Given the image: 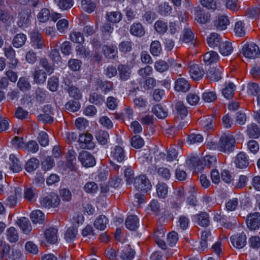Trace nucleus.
<instances>
[{
    "instance_id": "7",
    "label": "nucleus",
    "mask_w": 260,
    "mask_h": 260,
    "mask_svg": "<svg viewBox=\"0 0 260 260\" xmlns=\"http://www.w3.org/2000/svg\"><path fill=\"white\" fill-rule=\"evenodd\" d=\"M248 228L252 230H255L260 227V213L254 212L248 214L246 218Z\"/></svg>"
},
{
    "instance_id": "56",
    "label": "nucleus",
    "mask_w": 260,
    "mask_h": 260,
    "mask_svg": "<svg viewBox=\"0 0 260 260\" xmlns=\"http://www.w3.org/2000/svg\"><path fill=\"white\" fill-rule=\"evenodd\" d=\"M150 51L153 56H158L161 51L159 42L158 41H152L150 45Z\"/></svg>"
},
{
    "instance_id": "12",
    "label": "nucleus",
    "mask_w": 260,
    "mask_h": 260,
    "mask_svg": "<svg viewBox=\"0 0 260 260\" xmlns=\"http://www.w3.org/2000/svg\"><path fill=\"white\" fill-rule=\"evenodd\" d=\"M135 254V251L129 245H126L118 252V256L122 260H132Z\"/></svg>"
},
{
    "instance_id": "8",
    "label": "nucleus",
    "mask_w": 260,
    "mask_h": 260,
    "mask_svg": "<svg viewBox=\"0 0 260 260\" xmlns=\"http://www.w3.org/2000/svg\"><path fill=\"white\" fill-rule=\"evenodd\" d=\"M31 17V10L27 9L23 10L19 12L18 25L21 27H24L30 24Z\"/></svg>"
},
{
    "instance_id": "58",
    "label": "nucleus",
    "mask_w": 260,
    "mask_h": 260,
    "mask_svg": "<svg viewBox=\"0 0 260 260\" xmlns=\"http://www.w3.org/2000/svg\"><path fill=\"white\" fill-rule=\"evenodd\" d=\"M144 144L143 139L138 135L133 136L131 139V145L132 146L136 148H141Z\"/></svg>"
},
{
    "instance_id": "3",
    "label": "nucleus",
    "mask_w": 260,
    "mask_h": 260,
    "mask_svg": "<svg viewBox=\"0 0 260 260\" xmlns=\"http://www.w3.org/2000/svg\"><path fill=\"white\" fill-rule=\"evenodd\" d=\"M134 185L138 190L147 192L152 187L150 180L145 175H140L134 179Z\"/></svg>"
},
{
    "instance_id": "17",
    "label": "nucleus",
    "mask_w": 260,
    "mask_h": 260,
    "mask_svg": "<svg viewBox=\"0 0 260 260\" xmlns=\"http://www.w3.org/2000/svg\"><path fill=\"white\" fill-rule=\"evenodd\" d=\"M117 70L119 79L121 81H126L128 80L131 75V70L127 65L119 64L118 66Z\"/></svg>"
},
{
    "instance_id": "50",
    "label": "nucleus",
    "mask_w": 260,
    "mask_h": 260,
    "mask_svg": "<svg viewBox=\"0 0 260 260\" xmlns=\"http://www.w3.org/2000/svg\"><path fill=\"white\" fill-rule=\"evenodd\" d=\"M157 173L163 180L167 181L170 179L171 173L170 170L166 167H161L157 169Z\"/></svg>"
},
{
    "instance_id": "10",
    "label": "nucleus",
    "mask_w": 260,
    "mask_h": 260,
    "mask_svg": "<svg viewBox=\"0 0 260 260\" xmlns=\"http://www.w3.org/2000/svg\"><path fill=\"white\" fill-rule=\"evenodd\" d=\"M231 241L234 247L241 249L246 245L247 237L244 233H242L236 235L232 236L231 237Z\"/></svg>"
},
{
    "instance_id": "27",
    "label": "nucleus",
    "mask_w": 260,
    "mask_h": 260,
    "mask_svg": "<svg viewBox=\"0 0 260 260\" xmlns=\"http://www.w3.org/2000/svg\"><path fill=\"white\" fill-rule=\"evenodd\" d=\"M111 156L114 160H116L118 162H121L124 158V152L123 149L116 146L112 151Z\"/></svg>"
},
{
    "instance_id": "2",
    "label": "nucleus",
    "mask_w": 260,
    "mask_h": 260,
    "mask_svg": "<svg viewBox=\"0 0 260 260\" xmlns=\"http://www.w3.org/2000/svg\"><path fill=\"white\" fill-rule=\"evenodd\" d=\"M59 197L55 193H50L40 199V205L45 208H55L60 204Z\"/></svg>"
},
{
    "instance_id": "38",
    "label": "nucleus",
    "mask_w": 260,
    "mask_h": 260,
    "mask_svg": "<svg viewBox=\"0 0 260 260\" xmlns=\"http://www.w3.org/2000/svg\"><path fill=\"white\" fill-rule=\"evenodd\" d=\"M175 109L177 114L181 118H183L188 113L187 107L182 102H177L175 104Z\"/></svg>"
},
{
    "instance_id": "52",
    "label": "nucleus",
    "mask_w": 260,
    "mask_h": 260,
    "mask_svg": "<svg viewBox=\"0 0 260 260\" xmlns=\"http://www.w3.org/2000/svg\"><path fill=\"white\" fill-rule=\"evenodd\" d=\"M194 39V34L190 29L188 28H184L182 32V37L181 40L184 43H188L192 41Z\"/></svg>"
},
{
    "instance_id": "6",
    "label": "nucleus",
    "mask_w": 260,
    "mask_h": 260,
    "mask_svg": "<svg viewBox=\"0 0 260 260\" xmlns=\"http://www.w3.org/2000/svg\"><path fill=\"white\" fill-rule=\"evenodd\" d=\"M78 159L83 166L88 168L95 165V159L94 156L87 151H82L79 155Z\"/></svg>"
},
{
    "instance_id": "13",
    "label": "nucleus",
    "mask_w": 260,
    "mask_h": 260,
    "mask_svg": "<svg viewBox=\"0 0 260 260\" xmlns=\"http://www.w3.org/2000/svg\"><path fill=\"white\" fill-rule=\"evenodd\" d=\"M189 73L192 79L199 80L203 77L205 72L202 67L198 64H193L190 67Z\"/></svg>"
},
{
    "instance_id": "51",
    "label": "nucleus",
    "mask_w": 260,
    "mask_h": 260,
    "mask_svg": "<svg viewBox=\"0 0 260 260\" xmlns=\"http://www.w3.org/2000/svg\"><path fill=\"white\" fill-rule=\"evenodd\" d=\"M198 223L202 226H207L209 224L208 214L206 212H202L197 215Z\"/></svg>"
},
{
    "instance_id": "59",
    "label": "nucleus",
    "mask_w": 260,
    "mask_h": 260,
    "mask_svg": "<svg viewBox=\"0 0 260 260\" xmlns=\"http://www.w3.org/2000/svg\"><path fill=\"white\" fill-rule=\"evenodd\" d=\"M69 26V22L66 19L59 20L56 23V27L58 31L61 33L64 34Z\"/></svg>"
},
{
    "instance_id": "31",
    "label": "nucleus",
    "mask_w": 260,
    "mask_h": 260,
    "mask_svg": "<svg viewBox=\"0 0 260 260\" xmlns=\"http://www.w3.org/2000/svg\"><path fill=\"white\" fill-rule=\"evenodd\" d=\"M235 88V85L233 83L230 82L225 85L222 90V93L226 99H231L234 96Z\"/></svg>"
},
{
    "instance_id": "53",
    "label": "nucleus",
    "mask_w": 260,
    "mask_h": 260,
    "mask_svg": "<svg viewBox=\"0 0 260 260\" xmlns=\"http://www.w3.org/2000/svg\"><path fill=\"white\" fill-rule=\"evenodd\" d=\"M70 40L76 43H82L84 41V38L82 33L79 31H73L70 35Z\"/></svg>"
},
{
    "instance_id": "49",
    "label": "nucleus",
    "mask_w": 260,
    "mask_h": 260,
    "mask_svg": "<svg viewBox=\"0 0 260 260\" xmlns=\"http://www.w3.org/2000/svg\"><path fill=\"white\" fill-rule=\"evenodd\" d=\"M57 6L63 10L70 9L73 6V0H54Z\"/></svg>"
},
{
    "instance_id": "37",
    "label": "nucleus",
    "mask_w": 260,
    "mask_h": 260,
    "mask_svg": "<svg viewBox=\"0 0 260 260\" xmlns=\"http://www.w3.org/2000/svg\"><path fill=\"white\" fill-rule=\"evenodd\" d=\"M156 191L157 196L160 198L167 197L168 192V185L164 182H158L156 185Z\"/></svg>"
},
{
    "instance_id": "25",
    "label": "nucleus",
    "mask_w": 260,
    "mask_h": 260,
    "mask_svg": "<svg viewBox=\"0 0 260 260\" xmlns=\"http://www.w3.org/2000/svg\"><path fill=\"white\" fill-rule=\"evenodd\" d=\"M10 160L11 162L10 164V169L14 173H19L22 169V164L20 160L16 157L14 154L10 155Z\"/></svg>"
},
{
    "instance_id": "9",
    "label": "nucleus",
    "mask_w": 260,
    "mask_h": 260,
    "mask_svg": "<svg viewBox=\"0 0 260 260\" xmlns=\"http://www.w3.org/2000/svg\"><path fill=\"white\" fill-rule=\"evenodd\" d=\"M47 74L44 70L41 69L39 67H36L32 74L34 82L37 84H44L47 80Z\"/></svg>"
},
{
    "instance_id": "18",
    "label": "nucleus",
    "mask_w": 260,
    "mask_h": 260,
    "mask_svg": "<svg viewBox=\"0 0 260 260\" xmlns=\"http://www.w3.org/2000/svg\"><path fill=\"white\" fill-rule=\"evenodd\" d=\"M130 33L134 36L142 37L145 34V30L142 24L140 22L134 23L131 25Z\"/></svg>"
},
{
    "instance_id": "22",
    "label": "nucleus",
    "mask_w": 260,
    "mask_h": 260,
    "mask_svg": "<svg viewBox=\"0 0 260 260\" xmlns=\"http://www.w3.org/2000/svg\"><path fill=\"white\" fill-rule=\"evenodd\" d=\"M218 49L219 52L223 56L229 55L232 53L233 50L232 43L228 41H222Z\"/></svg>"
},
{
    "instance_id": "4",
    "label": "nucleus",
    "mask_w": 260,
    "mask_h": 260,
    "mask_svg": "<svg viewBox=\"0 0 260 260\" xmlns=\"http://www.w3.org/2000/svg\"><path fill=\"white\" fill-rule=\"evenodd\" d=\"M241 53L247 58L254 59L258 56L260 50L256 44L248 43L243 46Z\"/></svg>"
},
{
    "instance_id": "24",
    "label": "nucleus",
    "mask_w": 260,
    "mask_h": 260,
    "mask_svg": "<svg viewBox=\"0 0 260 260\" xmlns=\"http://www.w3.org/2000/svg\"><path fill=\"white\" fill-rule=\"evenodd\" d=\"M190 88L188 82L184 78H179L175 81V89L176 91L186 92Z\"/></svg>"
},
{
    "instance_id": "1",
    "label": "nucleus",
    "mask_w": 260,
    "mask_h": 260,
    "mask_svg": "<svg viewBox=\"0 0 260 260\" xmlns=\"http://www.w3.org/2000/svg\"><path fill=\"white\" fill-rule=\"evenodd\" d=\"M235 140L232 136H222L219 143L218 149L221 152L229 153L235 148Z\"/></svg>"
},
{
    "instance_id": "57",
    "label": "nucleus",
    "mask_w": 260,
    "mask_h": 260,
    "mask_svg": "<svg viewBox=\"0 0 260 260\" xmlns=\"http://www.w3.org/2000/svg\"><path fill=\"white\" fill-rule=\"evenodd\" d=\"M17 86L22 91H25L30 89L31 86L27 79L21 77L19 79L17 83Z\"/></svg>"
},
{
    "instance_id": "33",
    "label": "nucleus",
    "mask_w": 260,
    "mask_h": 260,
    "mask_svg": "<svg viewBox=\"0 0 260 260\" xmlns=\"http://www.w3.org/2000/svg\"><path fill=\"white\" fill-rule=\"evenodd\" d=\"M219 59V55L217 52L211 51L207 52L203 56L205 62L208 64L217 62Z\"/></svg>"
},
{
    "instance_id": "41",
    "label": "nucleus",
    "mask_w": 260,
    "mask_h": 260,
    "mask_svg": "<svg viewBox=\"0 0 260 260\" xmlns=\"http://www.w3.org/2000/svg\"><path fill=\"white\" fill-rule=\"evenodd\" d=\"M77 234V229L76 227L71 226L67 230L64 234V238L67 242H71L75 239Z\"/></svg>"
},
{
    "instance_id": "35",
    "label": "nucleus",
    "mask_w": 260,
    "mask_h": 260,
    "mask_svg": "<svg viewBox=\"0 0 260 260\" xmlns=\"http://www.w3.org/2000/svg\"><path fill=\"white\" fill-rule=\"evenodd\" d=\"M103 51L105 56L109 59H114L117 53L116 47L114 46L105 45L103 47Z\"/></svg>"
},
{
    "instance_id": "60",
    "label": "nucleus",
    "mask_w": 260,
    "mask_h": 260,
    "mask_svg": "<svg viewBox=\"0 0 260 260\" xmlns=\"http://www.w3.org/2000/svg\"><path fill=\"white\" fill-rule=\"evenodd\" d=\"M84 189L87 193H94L98 191V186L94 182H88L85 184Z\"/></svg>"
},
{
    "instance_id": "16",
    "label": "nucleus",
    "mask_w": 260,
    "mask_h": 260,
    "mask_svg": "<svg viewBox=\"0 0 260 260\" xmlns=\"http://www.w3.org/2000/svg\"><path fill=\"white\" fill-rule=\"evenodd\" d=\"M230 24L228 17L225 15H219L214 21V25L217 29L225 30Z\"/></svg>"
},
{
    "instance_id": "55",
    "label": "nucleus",
    "mask_w": 260,
    "mask_h": 260,
    "mask_svg": "<svg viewBox=\"0 0 260 260\" xmlns=\"http://www.w3.org/2000/svg\"><path fill=\"white\" fill-rule=\"evenodd\" d=\"M169 68V64L162 60H159L156 61L154 64L155 69L160 73H163L167 71Z\"/></svg>"
},
{
    "instance_id": "47",
    "label": "nucleus",
    "mask_w": 260,
    "mask_h": 260,
    "mask_svg": "<svg viewBox=\"0 0 260 260\" xmlns=\"http://www.w3.org/2000/svg\"><path fill=\"white\" fill-rule=\"evenodd\" d=\"M211 237V233L209 231H204L202 233L200 245L201 249L204 250L207 247L208 241L210 240Z\"/></svg>"
},
{
    "instance_id": "30",
    "label": "nucleus",
    "mask_w": 260,
    "mask_h": 260,
    "mask_svg": "<svg viewBox=\"0 0 260 260\" xmlns=\"http://www.w3.org/2000/svg\"><path fill=\"white\" fill-rule=\"evenodd\" d=\"M30 218L34 223H42L45 220V216L41 210H36L30 214Z\"/></svg>"
},
{
    "instance_id": "39",
    "label": "nucleus",
    "mask_w": 260,
    "mask_h": 260,
    "mask_svg": "<svg viewBox=\"0 0 260 260\" xmlns=\"http://www.w3.org/2000/svg\"><path fill=\"white\" fill-rule=\"evenodd\" d=\"M81 8L85 12L90 13L95 9L96 5L91 0H82Z\"/></svg>"
},
{
    "instance_id": "15",
    "label": "nucleus",
    "mask_w": 260,
    "mask_h": 260,
    "mask_svg": "<svg viewBox=\"0 0 260 260\" xmlns=\"http://www.w3.org/2000/svg\"><path fill=\"white\" fill-rule=\"evenodd\" d=\"M221 36L217 33H212L207 39L208 46L212 48H218L222 41Z\"/></svg>"
},
{
    "instance_id": "54",
    "label": "nucleus",
    "mask_w": 260,
    "mask_h": 260,
    "mask_svg": "<svg viewBox=\"0 0 260 260\" xmlns=\"http://www.w3.org/2000/svg\"><path fill=\"white\" fill-rule=\"evenodd\" d=\"M37 194V190L31 187L26 188L24 191V198L28 201L35 200Z\"/></svg>"
},
{
    "instance_id": "5",
    "label": "nucleus",
    "mask_w": 260,
    "mask_h": 260,
    "mask_svg": "<svg viewBox=\"0 0 260 260\" xmlns=\"http://www.w3.org/2000/svg\"><path fill=\"white\" fill-rule=\"evenodd\" d=\"M210 18L211 15L209 12H206L200 7L195 8L194 19L197 22L202 24H205L210 21Z\"/></svg>"
},
{
    "instance_id": "29",
    "label": "nucleus",
    "mask_w": 260,
    "mask_h": 260,
    "mask_svg": "<svg viewBox=\"0 0 260 260\" xmlns=\"http://www.w3.org/2000/svg\"><path fill=\"white\" fill-rule=\"evenodd\" d=\"M108 219L106 216L101 215L99 216L94 222V227L100 230H104L107 226Z\"/></svg>"
},
{
    "instance_id": "48",
    "label": "nucleus",
    "mask_w": 260,
    "mask_h": 260,
    "mask_svg": "<svg viewBox=\"0 0 260 260\" xmlns=\"http://www.w3.org/2000/svg\"><path fill=\"white\" fill-rule=\"evenodd\" d=\"M106 17L112 23H118L121 20L122 15L119 12H112L107 13Z\"/></svg>"
},
{
    "instance_id": "32",
    "label": "nucleus",
    "mask_w": 260,
    "mask_h": 260,
    "mask_svg": "<svg viewBox=\"0 0 260 260\" xmlns=\"http://www.w3.org/2000/svg\"><path fill=\"white\" fill-rule=\"evenodd\" d=\"M109 135L108 132L101 129L98 130L95 134V138L101 145H105L107 144Z\"/></svg>"
},
{
    "instance_id": "36",
    "label": "nucleus",
    "mask_w": 260,
    "mask_h": 260,
    "mask_svg": "<svg viewBox=\"0 0 260 260\" xmlns=\"http://www.w3.org/2000/svg\"><path fill=\"white\" fill-rule=\"evenodd\" d=\"M21 197V192L19 189H15V193L13 195H11L6 199V205L10 207H15L17 203L18 197Z\"/></svg>"
},
{
    "instance_id": "61",
    "label": "nucleus",
    "mask_w": 260,
    "mask_h": 260,
    "mask_svg": "<svg viewBox=\"0 0 260 260\" xmlns=\"http://www.w3.org/2000/svg\"><path fill=\"white\" fill-rule=\"evenodd\" d=\"M201 4L209 10L214 11L217 9V3L215 0H200Z\"/></svg>"
},
{
    "instance_id": "11",
    "label": "nucleus",
    "mask_w": 260,
    "mask_h": 260,
    "mask_svg": "<svg viewBox=\"0 0 260 260\" xmlns=\"http://www.w3.org/2000/svg\"><path fill=\"white\" fill-rule=\"evenodd\" d=\"M5 56L9 60V66L10 68H15L18 63L15 57V51L12 46H9L4 48Z\"/></svg>"
},
{
    "instance_id": "40",
    "label": "nucleus",
    "mask_w": 260,
    "mask_h": 260,
    "mask_svg": "<svg viewBox=\"0 0 260 260\" xmlns=\"http://www.w3.org/2000/svg\"><path fill=\"white\" fill-rule=\"evenodd\" d=\"M39 166V161L38 159L32 157L30 158L25 165V169L28 172H31L36 170Z\"/></svg>"
},
{
    "instance_id": "20",
    "label": "nucleus",
    "mask_w": 260,
    "mask_h": 260,
    "mask_svg": "<svg viewBox=\"0 0 260 260\" xmlns=\"http://www.w3.org/2000/svg\"><path fill=\"white\" fill-rule=\"evenodd\" d=\"M125 224L127 229L135 231L139 226V219L136 215L129 216L125 220Z\"/></svg>"
},
{
    "instance_id": "23",
    "label": "nucleus",
    "mask_w": 260,
    "mask_h": 260,
    "mask_svg": "<svg viewBox=\"0 0 260 260\" xmlns=\"http://www.w3.org/2000/svg\"><path fill=\"white\" fill-rule=\"evenodd\" d=\"M206 78L212 81H218L221 78L220 71L215 68H210L207 72Z\"/></svg>"
},
{
    "instance_id": "64",
    "label": "nucleus",
    "mask_w": 260,
    "mask_h": 260,
    "mask_svg": "<svg viewBox=\"0 0 260 260\" xmlns=\"http://www.w3.org/2000/svg\"><path fill=\"white\" fill-rule=\"evenodd\" d=\"M50 17L49 10L48 9L44 8L39 13L38 19L41 22H46Z\"/></svg>"
},
{
    "instance_id": "14",
    "label": "nucleus",
    "mask_w": 260,
    "mask_h": 260,
    "mask_svg": "<svg viewBox=\"0 0 260 260\" xmlns=\"http://www.w3.org/2000/svg\"><path fill=\"white\" fill-rule=\"evenodd\" d=\"M30 44L34 48L37 49H42L44 47L42 37L38 32L31 34Z\"/></svg>"
},
{
    "instance_id": "34",
    "label": "nucleus",
    "mask_w": 260,
    "mask_h": 260,
    "mask_svg": "<svg viewBox=\"0 0 260 260\" xmlns=\"http://www.w3.org/2000/svg\"><path fill=\"white\" fill-rule=\"evenodd\" d=\"M7 239L11 243H15L19 239L17 230L14 227L9 228L6 231Z\"/></svg>"
},
{
    "instance_id": "43",
    "label": "nucleus",
    "mask_w": 260,
    "mask_h": 260,
    "mask_svg": "<svg viewBox=\"0 0 260 260\" xmlns=\"http://www.w3.org/2000/svg\"><path fill=\"white\" fill-rule=\"evenodd\" d=\"M152 112L159 118H165L168 115V112L160 105H156L152 109Z\"/></svg>"
},
{
    "instance_id": "21",
    "label": "nucleus",
    "mask_w": 260,
    "mask_h": 260,
    "mask_svg": "<svg viewBox=\"0 0 260 260\" xmlns=\"http://www.w3.org/2000/svg\"><path fill=\"white\" fill-rule=\"evenodd\" d=\"M17 223L25 234H28L32 230V227L28 219L26 217H21L17 221Z\"/></svg>"
},
{
    "instance_id": "62",
    "label": "nucleus",
    "mask_w": 260,
    "mask_h": 260,
    "mask_svg": "<svg viewBox=\"0 0 260 260\" xmlns=\"http://www.w3.org/2000/svg\"><path fill=\"white\" fill-rule=\"evenodd\" d=\"M66 109L71 112H76L80 108V103L78 101L71 100L66 104Z\"/></svg>"
},
{
    "instance_id": "28",
    "label": "nucleus",
    "mask_w": 260,
    "mask_h": 260,
    "mask_svg": "<svg viewBox=\"0 0 260 260\" xmlns=\"http://www.w3.org/2000/svg\"><path fill=\"white\" fill-rule=\"evenodd\" d=\"M246 132L248 136L252 138L256 139L260 136V128L255 123L248 125Z\"/></svg>"
},
{
    "instance_id": "19",
    "label": "nucleus",
    "mask_w": 260,
    "mask_h": 260,
    "mask_svg": "<svg viewBox=\"0 0 260 260\" xmlns=\"http://www.w3.org/2000/svg\"><path fill=\"white\" fill-rule=\"evenodd\" d=\"M249 160L246 155L243 152L239 153L235 159V164L237 168L243 169L249 165Z\"/></svg>"
},
{
    "instance_id": "63",
    "label": "nucleus",
    "mask_w": 260,
    "mask_h": 260,
    "mask_svg": "<svg viewBox=\"0 0 260 260\" xmlns=\"http://www.w3.org/2000/svg\"><path fill=\"white\" fill-rule=\"evenodd\" d=\"M68 92L71 97L77 100L80 99L82 97V94L79 89L74 86L69 87Z\"/></svg>"
},
{
    "instance_id": "45",
    "label": "nucleus",
    "mask_w": 260,
    "mask_h": 260,
    "mask_svg": "<svg viewBox=\"0 0 260 260\" xmlns=\"http://www.w3.org/2000/svg\"><path fill=\"white\" fill-rule=\"evenodd\" d=\"M26 40V36L23 34L16 35L13 40V44L15 47L19 48L22 47Z\"/></svg>"
},
{
    "instance_id": "26",
    "label": "nucleus",
    "mask_w": 260,
    "mask_h": 260,
    "mask_svg": "<svg viewBox=\"0 0 260 260\" xmlns=\"http://www.w3.org/2000/svg\"><path fill=\"white\" fill-rule=\"evenodd\" d=\"M57 233L56 229L50 228L47 229L44 233L47 241L50 243H55L57 241Z\"/></svg>"
},
{
    "instance_id": "44",
    "label": "nucleus",
    "mask_w": 260,
    "mask_h": 260,
    "mask_svg": "<svg viewBox=\"0 0 260 260\" xmlns=\"http://www.w3.org/2000/svg\"><path fill=\"white\" fill-rule=\"evenodd\" d=\"M89 101L93 104L100 105L105 102V98L101 94L93 92L90 95Z\"/></svg>"
},
{
    "instance_id": "46",
    "label": "nucleus",
    "mask_w": 260,
    "mask_h": 260,
    "mask_svg": "<svg viewBox=\"0 0 260 260\" xmlns=\"http://www.w3.org/2000/svg\"><path fill=\"white\" fill-rule=\"evenodd\" d=\"M40 66L44 69L45 71L49 75L51 74L54 70V66L51 65L48 59L45 57L41 58L39 59Z\"/></svg>"
},
{
    "instance_id": "42",
    "label": "nucleus",
    "mask_w": 260,
    "mask_h": 260,
    "mask_svg": "<svg viewBox=\"0 0 260 260\" xmlns=\"http://www.w3.org/2000/svg\"><path fill=\"white\" fill-rule=\"evenodd\" d=\"M76 152L74 150H69L67 153L66 157L67 160V165L69 168L71 169H73L75 166V165L76 162Z\"/></svg>"
}]
</instances>
